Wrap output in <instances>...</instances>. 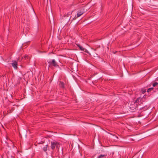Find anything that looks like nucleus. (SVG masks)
<instances>
[{"label":"nucleus","mask_w":158,"mask_h":158,"mask_svg":"<svg viewBox=\"0 0 158 158\" xmlns=\"http://www.w3.org/2000/svg\"><path fill=\"white\" fill-rule=\"evenodd\" d=\"M60 144L59 143L56 141H52L51 142V148L53 150H54L56 148V149H59Z\"/></svg>","instance_id":"1"},{"label":"nucleus","mask_w":158,"mask_h":158,"mask_svg":"<svg viewBox=\"0 0 158 158\" xmlns=\"http://www.w3.org/2000/svg\"><path fill=\"white\" fill-rule=\"evenodd\" d=\"M49 64V66L50 67L52 66L54 67L58 66L57 62H56L54 59H53L52 61H49L48 62Z\"/></svg>","instance_id":"2"},{"label":"nucleus","mask_w":158,"mask_h":158,"mask_svg":"<svg viewBox=\"0 0 158 158\" xmlns=\"http://www.w3.org/2000/svg\"><path fill=\"white\" fill-rule=\"evenodd\" d=\"M11 65L15 69H17L18 63L17 61L15 60L13 61Z\"/></svg>","instance_id":"3"},{"label":"nucleus","mask_w":158,"mask_h":158,"mask_svg":"<svg viewBox=\"0 0 158 158\" xmlns=\"http://www.w3.org/2000/svg\"><path fill=\"white\" fill-rule=\"evenodd\" d=\"M77 46L83 52H85L87 53H88V51L85 48H83L81 46L80 44H77Z\"/></svg>","instance_id":"4"},{"label":"nucleus","mask_w":158,"mask_h":158,"mask_svg":"<svg viewBox=\"0 0 158 158\" xmlns=\"http://www.w3.org/2000/svg\"><path fill=\"white\" fill-rule=\"evenodd\" d=\"M59 85L61 88H64V83L61 81L60 82Z\"/></svg>","instance_id":"5"},{"label":"nucleus","mask_w":158,"mask_h":158,"mask_svg":"<svg viewBox=\"0 0 158 158\" xmlns=\"http://www.w3.org/2000/svg\"><path fill=\"white\" fill-rule=\"evenodd\" d=\"M83 12H78L77 14V17L78 18L82 15Z\"/></svg>","instance_id":"6"},{"label":"nucleus","mask_w":158,"mask_h":158,"mask_svg":"<svg viewBox=\"0 0 158 158\" xmlns=\"http://www.w3.org/2000/svg\"><path fill=\"white\" fill-rule=\"evenodd\" d=\"M48 145H46L45 147L43 148V150L44 152H46L48 148Z\"/></svg>","instance_id":"7"},{"label":"nucleus","mask_w":158,"mask_h":158,"mask_svg":"<svg viewBox=\"0 0 158 158\" xmlns=\"http://www.w3.org/2000/svg\"><path fill=\"white\" fill-rule=\"evenodd\" d=\"M72 13V12H69L67 14L65 15V16L67 17L71 15Z\"/></svg>","instance_id":"8"},{"label":"nucleus","mask_w":158,"mask_h":158,"mask_svg":"<svg viewBox=\"0 0 158 158\" xmlns=\"http://www.w3.org/2000/svg\"><path fill=\"white\" fill-rule=\"evenodd\" d=\"M106 156V155H99L98 157V158H101L103 157H104V156Z\"/></svg>","instance_id":"9"},{"label":"nucleus","mask_w":158,"mask_h":158,"mask_svg":"<svg viewBox=\"0 0 158 158\" xmlns=\"http://www.w3.org/2000/svg\"><path fill=\"white\" fill-rule=\"evenodd\" d=\"M153 88H149L148 90H147V92H149L150 91H151L153 90Z\"/></svg>","instance_id":"10"},{"label":"nucleus","mask_w":158,"mask_h":158,"mask_svg":"<svg viewBox=\"0 0 158 158\" xmlns=\"http://www.w3.org/2000/svg\"><path fill=\"white\" fill-rule=\"evenodd\" d=\"M28 58V56L25 55V56H24L23 57H22V59L24 58L25 59H26L27 58Z\"/></svg>","instance_id":"11"},{"label":"nucleus","mask_w":158,"mask_h":158,"mask_svg":"<svg viewBox=\"0 0 158 158\" xmlns=\"http://www.w3.org/2000/svg\"><path fill=\"white\" fill-rule=\"evenodd\" d=\"M157 85H158V83L156 82L153 84L152 85L153 87H155Z\"/></svg>","instance_id":"12"},{"label":"nucleus","mask_w":158,"mask_h":158,"mask_svg":"<svg viewBox=\"0 0 158 158\" xmlns=\"http://www.w3.org/2000/svg\"><path fill=\"white\" fill-rule=\"evenodd\" d=\"M146 91V90L145 89L143 91L142 93H144Z\"/></svg>","instance_id":"13"}]
</instances>
